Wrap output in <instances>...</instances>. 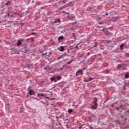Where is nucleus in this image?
Masks as SVG:
<instances>
[{
  "mask_svg": "<svg viewBox=\"0 0 129 129\" xmlns=\"http://www.w3.org/2000/svg\"><path fill=\"white\" fill-rule=\"evenodd\" d=\"M64 39V36H61L58 38V41H60V40H63Z\"/></svg>",
  "mask_w": 129,
  "mask_h": 129,
  "instance_id": "nucleus-8",
  "label": "nucleus"
},
{
  "mask_svg": "<svg viewBox=\"0 0 129 129\" xmlns=\"http://www.w3.org/2000/svg\"><path fill=\"white\" fill-rule=\"evenodd\" d=\"M105 16H108V13H106Z\"/></svg>",
  "mask_w": 129,
  "mask_h": 129,
  "instance_id": "nucleus-33",
  "label": "nucleus"
},
{
  "mask_svg": "<svg viewBox=\"0 0 129 129\" xmlns=\"http://www.w3.org/2000/svg\"><path fill=\"white\" fill-rule=\"evenodd\" d=\"M68 112H69V113H71V112H73V109H69L68 111Z\"/></svg>",
  "mask_w": 129,
  "mask_h": 129,
  "instance_id": "nucleus-7",
  "label": "nucleus"
},
{
  "mask_svg": "<svg viewBox=\"0 0 129 129\" xmlns=\"http://www.w3.org/2000/svg\"><path fill=\"white\" fill-rule=\"evenodd\" d=\"M37 96L38 97H40V96H43V97H46L45 95H44V94H40V93H38L37 94Z\"/></svg>",
  "mask_w": 129,
  "mask_h": 129,
  "instance_id": "nucleus-4",
  "label": "nucleus"
},
{
  "mask_svg": "<svg viewBox=\"0 0 129 129\" xmlns=\"http://www.w3.org/2000/svg\"><path fill=\"white\" fill-rule=\"evenodd\" d=\"M124 46V44H122L120 46V48L121 49V50H122V49H123V46Z\"/></svg>",
  "mask_w": 129,
  "mask_h": 129,
  "instance_id": "nucleus-9",
  "label": "nucleus"
},
{
  "mask_svg": "<svg viewBox=\"0 0 129 129\" xmlns=\"http://www.w3.org/2000/svg\"><path fill=\"white\" fill-rule=\"evenodd\" d=\"M7 16H8V18H10V14L8 13Z\"/></svg>",
  "mask_w": 129,
  "mask_h": 129,
  "instance_id": "nucleus-28",
  "label": "nucleus"
},
{
  "mask_svg": "<svg viewBox=\"0 0 129 129\" xmlns=\"http://www.w3.org/2000/svg\"><path fill=\"white\" fill-rule=\"evenodd\" d=\"M15 15L17 14V13H15Z\"/></svg>",
  "mask_w": 129,
  "mask_h": 129,
  "instance_id": "nucleus-40",
  "label": "nucleus"
},
{
  "mask_svg": "<svg viewBox=\"0 0 129 129\" xmlns=\"http://www.w3.org/2000/svg\"><path fill=\"white\" fill-rule=\"evenodd\" d=\"M84 82H89V80L88 79H85L84 80Z\"/></svg>",
  "mask_w": 129,
  "mask_h": 129,
  "instance_id": "nucleus-15",
  "label": "nucleus"
},
{
  "mask_svg": "<svg viewBox=\"0 0 129 129\" xmlns=\"http://www.w3.org/2000/svg\"><path fill=\"white\" fill-rule=\"evenodd\" d=\"M22 41H20L19 40L18 42H17V46H21V45H22Z\"/></svg>",
  "mask_w": 129,
  "mask_h": 129,
  "instance_id": "nucleus-6",
  "label": "nucleus"
},
{
  "mask_svg": "<svg viewBox=\"0 0 129 129\" xmlns=\"http://www.w3.org/2000/svg\"><path fill=\"white\" fill-rule=\"evenodd\" d=\"M81 74V75H83V71L82 70H78L76 73V76H78V74Z\"/></svg>",
  "mask_w": 129,
  "mask_h": 129,
  "instance_id": "nucleus-1",
  "label": "nucleus"
},
{
  "mask_svg": "<svg viewBox=\"0 0 129 129\" xmlns=\"http://www.w3.org/2000/svg\"><path fill=\"white\" fill-rule=\"evenodd\" d=\"M44 55H45V54H43L42 55L44 56Z\"/></svg>",
  "mask_w": 129,
  "mask_h": 129,
  "instance_id": "nucleus-38",
  "label": "nucleus"
},
{
  "mask_svg": "<svg viewBox=\"0 0 129 129\" xmlns=\"http://www.w3.org/2000/svg\"><path fill=\"white\" fill-rule=\"evenodd\" d=\"M63 4H65V0H63Z\"/></svg>",
  "mask_w": 129,
  "mask_h": 129,
  "instance_id": "nucleus-34",
  "label": "nucleus"
},
{
  "mask_svg": "<svg viewBox=\"0 0 129 129\" xmlns=\"http://www.w3.org/2000/svg\"><path fill=\"white\" fill-rule=\"evenodd\" d=\"M57 79H58V80H61V79H62V77L61 76H57L56 77Z\"/></svg>",
  "mask_w": 129,
  "mask_h": 129,
  "instance_id": "nucleus-10",
  "label": "nucleus"
},
{
  "mask_svg": "<svg viewBox=\"0 0 129 129\" xmlns=\"http://www.w3.org/2000/svg\"><path fill=\"white\" fill-rule=\"evenodd\" d=\"M62 13H63V14H69V12H66V11H63Z\"/></svg>",
  "mask_w": 129,
  "mask_h": 129,
  "instance_id": "nucleus-21",
  "label": "nucleus"
},
{
  "mask_svg": "<svg viewBox=\"0 0 129 129\" xmlns=\"http://www.w3.org/2000/svg\"><path fill=\"white\" fill-rule=\"evenodd\" d=\"M14 17V15H11L10 18H13Z\"/></svg>",
  "mask_w": 129,
  "mask_h": 129,
  "instance_id": "nucleus-26",
  "label": "nucleus"
},
{
  "mask_svg": "<svg viewBox=\"0 0 129 129\" xmlns=\"http://www.w3.org/2000/svg\"><path fill=\"white\" fill-rule=\"evenodd\" d=\"M88 80L89 81H91L92 80H93V78L90 77L88 79Z\"/></svg>",
  "mask_w": 129,
  "mask_h": 129,
  "instance_id": "nucleus-11",
  "label": "nucleus"
},
{
  "mask_svg": "<svg viewBox=\"0 0 129 129\" xmlns=\"http://www.w3.org/2000/svg\"><path fill=\"white\" fill-rule=\"evenodd\" d=\"M31 31H34V30H31Z\"/></svg>",
  "mask_w": 129,
  "mask_h": 129,
  "instance_id": "nucleus-37",
  "label": "nucleus"
},
{
  "mask_svg": "<svg viewBox=\"0 0 129 129\" xmlns=\"http://www.w3.org/2000/svg\"><path fill=\"white\" fill-rule=\"evenodd\" d=\"M80 128H81V127H79V129H80Z\"/></svg>",
  "mask_w": 129,
  "mask_h": 129,
  "instance_id": "nucleus-36",
  "label": "nucleus"
},
{
  "mask_svg": "<svg viewBox=\"0 0 129 129\" xmlns=\"http://www.w3.org/2000/svg\"><path fill=\"white\" fill-rule=\"evenodd\" d=\"M105 34L106 36H108V33L105 32Z\"/></svg>",
  "mask_w": 129,
  "mask_h": 129,
  "instance_id": "nucleus-27",
  "label": "nucleus"
},
{
  "mask_svg": "<svg viewBox=\"0 0 129 129\" xmlns=\"http://www.w3.org/2000/svg\"><path fill=\"white\" fill-rule=\"evenodd\" d=\"M36 33L33 32L31 34H29L28 36H31V35H36Z\"/></svg>",
  "mask_w": 129,
  "mask_h": 129,
  "instance_id": "nucleus-19",
  "label": "nucleus"
},
{
  "mask_svg": "<svg viewBox=\"0 0 129 129\" xmlns=\"http://www.w3.org/2000/svg\"><path fill=\"white\" fill-rule=\"evenodd\" d=\"M125 78H129V75H128V74H126L125 75Z\"/></svg>",
  "mask_w": 129,
  "mask_h": 129,
  "instance_id": "nucleus-13",
  "label": "nucleus"
},
{
  "mask_svg": "<svg viewBox=\"0 0 129 129\" xmlns=\"http://www.w3.org/2000/svg\"><path fill=\"white\" fill-rule=\"evenodd\" d=\"M9 4H10V1H8L7 3H5V4L6 6H8V5H9Z\"/></svg>",
  "mask_w": 129,
  "mask_h": 129,
  "instance_id": "nucleus-16",
  "label": "nucleus"
},
{
  "mask_svg": "<svg viewBox=\"0 0 129 129\" xmlns=\"http://www.w3.org/2000/svg\"><path fill=\"white\" fill-rule=\"evenodd\" d=\"M32 92H33V91H32V90H31L30 91H29V94H30V95L33 94Z\"/></svg>",
  "mask_w": 129,
  "mask_h": 129,
  "instance_id": "nucleus-17",
  "label": "nucleus"
},
{
  "mask_svg": "<svg viewBox=\"0 0 129 129\" xmlns=\"http://www.w3.org/2000/svg\"><path fill=\"white\" fill-rule=\"evenodd\" d=\"M54 23L55 24H57V23H61V20L60 19H56L55 20Z\"/></svg>",
  "mask_w": 129,
  "mask_h": 129,
  "instance_id": "nucleus-3",
  "label": "nucleus"
},
{
  "mask_svg": "<svg viewBox=\"0 0 129 129\" xmlns=\"http://www.w3.org/2000/svg\"><path fill=\"white\" fill-rule=\"evenodd\" d=\"M101 31H102L103 32H106V29L103 28V29L101 30Z\"/></svg>",
  "mask_w": 129,
  "mask_h": 129,
  "instance_id": "nucleus-18",
  "label": "nucleus"
},
{
  "mask_svg": "<svg viewBox=\"0 0 129 129\" xmlns=\"http://www.w3.org/2000/svg\"><path fill=\"white\" fill-rule=\"evenodd\" d=\"M62 56V57H63V55H61Z\"/></svg>",
  "mask_w": 129,
  "mask_h": 129,
  "instance_id": "nucleus-41",
  "label": "nucleus"
},
{
  "mask_svg": "<svg viewBox=\"0 0 129 129\" xmlns=\"http://www.w3.org/2000/svg\"><path fill=\"white\" fill-rule=\"evenodd\" d=\"M117 67L118 68H120L121 67V64H118Z\"/></svg>",
  "mask_w": 129,
  "mask_h": 129,
  "instance_id": "nucleus-22",
  "label": "nucleus"
},
{
  "mask_svg": "<svg viewBox=\"0 0 129 129\" xmlns=\"http://www.w3.org/2000/svg\"><path fill=\"white\" fill-rule=\"evenodd\" d=\"M78 45H79V43H78L75 46V48H76L77 49H78Z\"/></svg>",
  "mask_w": 129,
  "mask_h": 129,
  "instance_id": "nucleus-20",
  "label": "nucleus"
},
{
  "mask_svg": "<svg viewBox=\"0 0 129 129\" xmlns=\"http://www.w3.org/2000/svg\"><path fill=\"white\" fill-rule=\"evenodd\" d=\"M89 128H90V129H93V128L92 126H90V127H89Z\"/></svg>",
  "mask_w": 129,
  "mask_h": 129,
  "instance_id": "nucleus-32",
  "label": "nucleus"
},
{
  "mask_svg": "<svg viewBox=\"0 0 129 129\" xmlns=\"http://www.w3.org/2000/svg\"><path fill=\"white\" fill-rule=\"evenodd\" d=\"M41 9H44V7H41Z\"/></svg>",
  "mask_w": 129,
  "mask_h": 129,
  "instance_id": "nucleus-35",
  "label": "nucleus"
},
{
  "mask_svg": "<svg viewBox=\"0 0 129 129\" xmlns=\"http://www.w3.org/2000/svg\"><path fill=\"white\" fill-rule=\"evenodd\" d=\"M46 98H49L48 97H46Z\"/></svg>",
  "mask_w": 129,
  "mask_h": 129,
  "instance_id": "nucleus-39",
  "label": "nucleus"
},
{
  "mask_svg": "<svg viewBox=\"0 0 129 129\" xmlns=\"http://www.w3.org/2000/svg\"><path fill=\"white\" fill-rule=\"evenodd\" d=\"M87 55H88V56H89V55H90V52H88V53H87Z\"/></svg>",
  "mask_w": 129,
  "mask_h": 129,
  "instance_id": "nucleus-31",
  "label": "nucleus"
},
{
  "mask_svg": "<svg viewBox=\"0 0 129 129\" xmlns=\"http://www.w3.org/2000/svg\"><path fill=\"white\" fill-rule=\"evenodd\" d=\"M72 62V61H68V62H67V64H71Z\"/></svg>",
  "mask_w": 129,
  "mask_h": 129,
  "instance_id": "nucleus-24",
  "label": "nucleus"
},
{
  "mask_svg": "<svg viewBox=\"0 0 129 129\" xmlns=\"http://www.w3.org/2000/svg\"><path fill=\"white\" fill-rule=\"evenodd\" d=\"M86 68L84 67L82 69H81V70H82V71H83V70H85Z\"/></svg>",
  "mask_w": 129,
  "mask_h": 129,
  "instance_id": "nucleus-25",
  "label": "nucleus"
},
{
  "mask_svg": "<svg viewBox=\"0 0 129 129\" xmlns=\"http://www.w3.org/2000/svg\"><path fill=\"white\" fill-rule=\"evenodd\" d=\"M62 70H63V68L57 69V71H62Z\"/></svg>",
  "mask_w": 129,
  "mask_h": 129,
  "instance_id": "nucleus-12",
  "label": "nucleus"
},
{
  "mask_svg": "<svg viewBox=\"0 0 129 129\" xmlns=\"http://www.w3.org/2000/svg\"><path fill=\"white\" fill-rule=\"evenodd\" d=\"M92 108L93 109H96L97 108V107H95V106H92Z\"/></svg>",
  "mask_w": 129,
  "mask_h": 129,
  "instance_id": "nucleus-14",
  "label": "nucleus"
},
{
  "mask_svg": "<svg viewBox=\"0 0 129 129\" xmlns=\"http://www.w3.org/2000/svg\"><path fill=\"white\" fill-rule=\"evenodd\" d=\"M50 80L51 81H55V82H57V80H56V77H53L50 78Z\"/></svg>",
  "mask_w": 129,
  "mask_h": 129,
  "instance_id": "nucleus-5",
  "label": "nucleus"
},
{
  "mask_svg": "<svg viewBox=\"0 0 129 129\" xmlns=\"http://www.w3.org/2000/svg\"><path fill=\"white\" fill-rule=\"evenodd\" d=\"M94 105H96V106H97V103H96V102H94Z\"/></svg>",
  "mask_w": 129,
  "mask_h": 129,
  "instance_id": "nucleus-23",
  "label": "nucleus"
},
{
  "mask_svg": "<svg viewBox=\"0 0 129 129\" xmlns=\"http://www.w3.org/2000/svg\"><path fill=\"white\" fill-rule=\"evenodd\" d=\"M95 101H97V98H95Z\"/></svg>",
  "mask_w": 129,
  "mask_h": 129,
  "instance_id": "nucleus-30",
  "label": "nucleus"
},
{
  "mask_svg": "<svg viewBox=\"0 0 129 129\" xmlns=\"http://www.w3.org/2000/svg\"><path fill=\"white\" fill-rule=\"evenodd\" d=\"M61 58H62V56L60 57H58V60H60V59H61Z\"/></svg>",
  "mask_w": 129,
  "mask_h": 129,
  "instance_id": "nucleus-29",
  "label": "nucleus"
},
{
  "mask_svg": "<svg viewBox=\"0 0 129 129\" xmlns=\"http://www.w3.org/2000/svg\"><path fill=\"white\" fill-rule=\"evenodd\" d=\"M60 48L59 51H60V52H64V51H65V46H60Z\"/></svg>",
  "mask_w": 129,
  "mask_h": 129,
  "instance_id": "nucleus-2",
  "label": "nucleus"
}]
</instances>
